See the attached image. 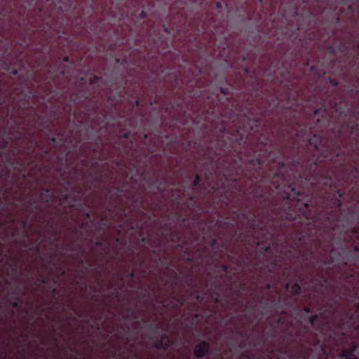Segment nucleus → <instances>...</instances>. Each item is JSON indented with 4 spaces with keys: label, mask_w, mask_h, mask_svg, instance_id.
I'll return each instance as SVG.
<instances>
[{
    "label": "nucleus",
    "mask_w": 359,
    "mask_h": 359,
    "mask_svg": "<svg viewBox=\"0 0 359 359\" xmlns=\"http://www.w3.org/2000/svg\"><path fill=\"white\" fill-rule=\"evenodd\" d=\"M311 69L315 73L316 75L318 76H321L325 74V72L323 70H318L314 67H311Z\"/></svg>",
    "instance_id": "7ed1b4c3"
},
{
    "label": "nucleus",
    "mask_w": 359,
    "mask_h": 359,
    "mask_svg": "<svg viewBox=\"0 0 359 359\" xmlns=\"http://www.w3.org/2000/svg\"><path fill=\"white\" fill-rule=\"evenodd\" d=\"M317 113H318V111H314V114H317Z\"/></svg>",
    "instance_id": "9d476101"
},
{
    "label": "nucleus",
    "mask_w": 359,
    "mask_h": 359,
    "mask_svg": "<svg viewBox=\"0 0 359 359\" xmlns=\"http://www.w3.org/2000/svg\"><path fill=\"white\" fill-rule=\"evenodd\" d=\"M198 177H196V180H195V182H194L195 184H196V183L198 182Z\"/></svg>",
    "instance_id": "423d86ee"
},
{
    "label": "nucleus",
    "mask_w": 359,
    "mask_h": 359,
    "mask_svg": "<svg viewBox=\"0 0 359 359\" xmlns=\"http://www.w3.org/2000/svg\"><path fill=\"white\" fill-rule=\"evenodd\" d=\"M300 286L298 284H294L292 286V292L293 294H298L300 292Z\"/></svg>",
    "instance_id": "20e7f679"
},
{
    "label": "nucleus",
    "mask_w": 359,
    "mask_h": 359,
    "mask_svg": "<svg viewBox=\"0 0 359 359\" xmlns=\"http://www.w3.org/2000/svg\"><path fill=\"white\" fill-rule=\"evenodd\" d=\"M298 195V193H294V194H292L291 196H293L294 195Z\"/></svg>",
    "instance_id": "6e6552de"
},
{
    "label": "nucleus",
    "mask_w": 359,
    "mask_h": 359,
    "mask_svg": "<svg viewBox=\"0 0 359 359\" xmlns=\"http://www.w3.org/2000/svg\"><path fill=\"white\" fill-rule=\"evenodd\" d=\"M17 306V304L16 303H14L13 304V306Z\"/></svg>",
    "instance_id": "1a4fd4ad"
},
{
    "label": "nucleus",
    "mask_w": 359,
    "mask_h": 359,
    "mask_svg": "<svg viewBox=\"0 0 359 359\" xmlns=\"http://www.w3.org/2000/svg\"><path fill=\"white\" fill-rule=\"evenodd\" d=\"M13 74H14V75H16V74H17V71H16V70H15V71H13Z\"/></svg>",
    "instance_id": "0eeeda50"
},
{
    "label": "nucleus",
    "mask_w": 359,
    "mask_h": 359,
    "mask_svg": "<svg viewBox=\"0 0 359 359\" xmlns=\"http://www.w3.org/2000/svg\"><path fill=\"white\" fill-rule=\"evenodd\" d=\"M169 345V339L167 337L163 336L161 340L157 342L156 346L157 348H166Z\"/></svg>",
    "instance_id": "f03ea898"
},
{
    "label": "nucleus",
    "mask_w": 359,
    "mask_h": 359,
    "mask_svg": "<svg viewBox=\"0 0 359 359\" xmlns=\"http://www.w3.org/2000/svg\"><path fill=\"white\" fill-rule=\"evenodd\" d=\"M208 350V344L205 342H203L197 345L194 349V353L197 357L203 356Z\"/></svg>",
    "instance_id": "f257e3e1"
},
{
    "label": "nucleus",
    "mask_w": 359,
    "mask_h": 359,
    "mask_svg": "<svg viewBox=\"0 0 359 359\" xmlns=\"http://www.w3.org/2000/svg\"><path fill=\"white\" fill-rule=\"evenodd\" d=\"M317 139H318V137H316V135H314L313 138L309 140V143L313 145L316 149H318Z\"/></svg>",
    "instance_id": "39448f33"
}]
</instances>
